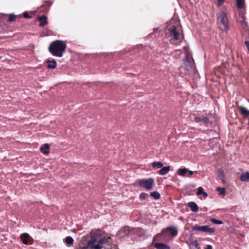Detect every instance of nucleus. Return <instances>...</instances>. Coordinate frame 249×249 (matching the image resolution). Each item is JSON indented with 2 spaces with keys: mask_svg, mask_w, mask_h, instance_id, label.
Instances as JSON below:
<instances>
[{
  "mask_svg": "<svg viewBox=\"0 0 249 249\" xmlns=\"http://www.w3.org/2000/svg\"><path fill=\"white\" fill-rule=\"evenodd\" d=\"M166 36L169 38L170 43L178 45L184 39V35L181 25L178 22H172L167 29Z\"/></svg>",
  "mask_w": 249,
  "mask_h": 249,
  "instance_id": "f257e3e1",
  "label": "nucleus"
},
{
  "mask_svg": "<svg viewBox=\"0 0 249 249\" xmlns=\"http://www.w3.org/2000/svg\"><path fill=\"white\" fill-rule=\"evenodd\" d=\"M109 238H107L105 236L99 237L93 235L86 245H79L76 249H111L106 246H109Z\"/></svg>",
  "mask_w": 249,
  "mask_h": 249,
  "instance_id": "f03ea898",
  "label": "nucleus"
},
{
  "mask_svg": "<svg viewBox=\"0 0 249 249\" xmlns=\"http://www.w3.org/2000/svg\"><path fill=\"white\" fill-rule=\"evenodd\" d=\"M66 47L67 45L64 41L57 40L51 43L49 50L53 55L60 57L65 52Z\"/></svg>",
  "mask_w": 249,
  "mask_h": 249,
  "instance_id": "7ed1b4c3",
  "label": "nucleus"
},
{
  "mask_svg": "<svg viewBox=\"0 0 249 249\" xmlns=\"http://www.w3.org/2000/svg\"><path fill=\"white\" fill-rule=\"evenodd\" d=\"M217 22L220 30L228 32L229 30V19L227 14L222 11L217 15Z\"/></svg>",
  "mask_w": 249,
  "mask_h": 249,
  "instance_id": "20e7f679",
  "label": "nucleus"
},
{
  "mask_svg": "<svg viewBox=\"0 0 249 249\" xmlns=\"http://www.w3.org/2000/svg\"><path fill=\"white\" fill-rule=\"evenodd\" d=\"M168 233H169L173 237H175L177 235L178 231L176 227L175 226L167 227L166 228L163 229L161 233H158L154 236L153 241L157 240V238L160 236L161 234L166 236Z\"/></svg>",
  "mask_w": 249,
  "mask_h": 249,
  "instance_id": "39448f33",
  "label": "nucleus"
},
{
  "mask_svg": "<svg viewBox=\"0 0 249 249\" xmlns=\"http://www.w3.org/2000/svg\"><path fill=\"white\" fill-rule=\"evenodd\" d=\"M137 182L141 187L147 190H151L154 184V180L152 178L138 179Z\"/></svg>",
  "mask_w": 249,
  "mask_h": 249,
  "instance_id": "423d86ee",
  "label": "nucleus"
},
{
  "mask_svg": "<svg viewBox=\"0 0 249 249\" xmlns=\"http://www.w3.org/2000/svg\"><path fill=\"white\" fill-rule=\"evenodd\" d=\"M185 59V68L187 70L194 69L195 68V63L193 58L189 55L186 54Z\"/></svg>",
  "mask_w": 249,
  "mask_h": 249,
  "instance_id": "0eeeda50",
  "label": "nucleus"
},
{
  "mask_svg": "<svg viewBox=\"0 0 249 249\" xmlns=\"http://www.w3.org/2000/svg\"><path fill=\"white\" fill-rule=\"evenodd\" d=\"M22 243L25 245H31L33 243V239L27 233H22L20 236Z\"/></svg>",
  "mask_w": 249,
  "mask_h": 249,
  "instance_id": "6e6552de",
  "label": "nucleus"
},
{
  "mask_svg": "<svg viewBox=\"0 0 249 249\" xmlns=\"http://www.w3.org/2000/svg\"><path fill=\"white\" fill-rule=\"evenodd\" d=\"M38 20L39 22V25L40 27H44L45 25L48 24L47 18L45 16L39 17L38 18Z\"/></svg>",
  "mask_w": 249,
  "mask_h": 249,
  "instance_id": "1a4fd4ad",
  "label": "nucleus"
},
{
  "mask_svg": "<svg viewBox=\"0 0 249 249\" xmlns=\"http://www.w3.org/2000/svg\"><path fill=\"white\" fill-rule=\"evenodd\" d=\"M187 206L190 207L191 210L193 212H197L198 211V207L194 202H190L188 203Z\"/></svg>",
  "mask_w": 249,
  "mask_h": 249,
  "instance_id": "9d476101",
  "label": "nucleus"
},
{
  "mask_svg": "<svg viewBox=\"0 0 249 249\" xmlns=\"http://www.w3.org/2000/svg\"><path fill=\"white\" fill-rule=\"evenodd\" d=\"M238 109H239L240 113L244 116H249V110L246 109L245 107L242 106H238Z\"/></svg>",
  "mask_w": 249,
  "mask_h": 249,
  "instance_id": "9b49d317",
  "label": "nucleus"
},
{
  "mask_svg": "<svg viewBox=\"0 0 249 249\" xmlns=\"http://www.w3.org/2000/svg\"><path fill=\"white\" fill-rule=\"evenodd\" d=\"M154 246L156 249H170L169 246L162 243H155Z\"/></svg>",
  "mask_w": 249,
  "mask_h": 249,
  "instance_id": "f8f14e48",
  "label": "nucleus"
},
{
  "mask_svg": "<svg viewBox=\"0 0 249 249\" xmlns=\"http://www.w3.org/2000/svg\"><path fill=\"white\" fill-rule=\"evenodd\" d=\"M170 166L163 167H162L161 168V169L158 171V173L160 175L164 176V175H166L168 173V172L170 171Z\"/></svg>",
  "mask_w": 249,
  "mask_h": 249,
  "instance_id": "ddd939ff",
  "label": "nucleus"
},
{
  "mask_svg": "<svg viewBox=\"0 0 249 249\" xmlns=\"http://www.w3.org/2000/svg\"><path fill=\"white\" fill-rule=\"evenodd\" d=\"M49 149L50 146L47 143L44 144L40 148L41 152L44 154H48L50 152Z\"/></svg>",
  "mask_w": 249,
  "mask_h": 249,
  "instance_id": "4468645a",
  "label": "nucleus"
},
{
  "mask_svg": "<svg viewBox=\"0 0 249 249\" xmlns=\"http://www.w3.org/2000/svg\"><path fill=\"white\" fill-rule=\"evenodd\" d=\"M46 62L47 63V68L49 69H54L56 67V62L54 60L52 61L47 60Z\"/></svg>",
  "mask_w": 249,
  "mask_h": 249,
  "instance_id": "2eb2a0df",
  "label": "nucleus"
},
{
  "mask_svg": "<svg viewBox=\"0 0 249 249\" xmlns=\"http://www.w3.org/2000/svg\"><path fill=\"white\" fill-rule=\"evenodd\" d=\"M240 179L242 181H247L249 180V172H246L241 174Z\"/></svg>",
  "mask_w": 249,
  "mask_h": 249,
  "instance_id": "dca6fc26",
  "label": "nucleus"
},
{
  "mask_svg": "<svg viewBox=\"0 0 249 249\" xmlns=\"http://www.w3.org/2000/svg\"><path fill=\"white\" fill-rule=\"evenodd\" d=\"M236 7L238 9H244L245 5V0H236Z\"/></svg>",
  "mask_w": 249,
  "mask_h": 249,
  "instance_id": "f3484780",
  "label": "nucleus"
},
{
  "mask_svg": "<svg viewBox=\"0 0 249 249\" xmlns=\"http://www.w3.org/2000/svg\"><path fill=\"white\" fill-rule=\"evenodd\" d=\"M241 22L242 29L244 30V31L247 32V33L249 34V28L248 23L245 20L244 18L243 19Z\"/></svg>",
  "mask_w": 249,
  "mask_h": 249,
  "instance_id": "a211bd4d",
  "label": "nucleus"
},
{
  "mask_svg": "<svg viewBox=\"0 0 249 249\" xmlns=\"http://www.w3.org/2000/svg\"><path fill=\"white\" fill-rule=\"evenodd\" d=\"M202 231L208 233H213L215 231V229L212 228H209L207 225L202 226Z\"/></svg>",
  "mask_w": 249,
  "mask_h": 249,
  "instance_id": "6ab92c4d",
  "label": "nucleus"
},
{
  "mask_svg": "<svg viewBox=\"0 0 249 249\" xmlns=\"http://www.w3.org/2000/svg\"><path fill=\"white\" fill-rule=\"evenodd\" d=\"M163 164L161 162L158 161V162H154L152 163V167L154 168H162L163 166Z\"/></svg>",
  "mask_w": 249,
  "mask_h": 249,
  "instance_id": "aec40b11",
  "label": "nucleus"
},
{
  "mask_svg": "<svg viewBox=\"0 0 249 249\" xmlns=\"http://www.w3.org/2000/svg\"><path fill=\"white\" fill-rule=\"evenodd\" d=\"M66 243L69 245H71L73 244L74 240L71 236H67L65 238Z\"/></svg>",
  "mask_w": 249,
  "mask_h": 249,
  "instance_id": "412c9836",
  "label": "nucleus"
},
{
  "mask_svg": "<svg viewBox=\"0 0 249 249\" xmlns=\"http://www.w3.org/2000/svg\"><path fill=\"white\" fill-rule=\"evenodd\" d=\"M188 170L186 168H180L178 170V174L179 175L184 176L187 172Z\"/></svg>",
  "mask_w": 249,
  "mask_h": 249,
  "instance_id": "4be33fe9",
  "label": "nucleus"
},
{
  "mask_svg": "<svg viewBox=\"0 0 249 249\" xmlns=\"http://www.w3.org/2000/svg\"><path fill=\"white\" fill-rule=\"evenodd\" d=\"M150 196L156 199H158L160 197V193L156 191H154L150 193Z\"/></svg>",
  "mask_w": 249,
  "mask_h": 249,
  "instance_id": "5701e85b",
  "label": "nucleus"
},
{
  "mask_svg": "<svg viewBox=\"0 0 249 249\" xmlns=\"http://www.w3.org/2000/svg\"><path fill=\"white\" fill-rule=\"evenodd\" d=\"M18 17H20V16H16L14 14L9 15L8 21L13 22L16 20V18Z\"/></svg>",
  "mask_w": 249,
  "mask_h": 249,
  "instance_id": "b1692460",
  "label": "nucleus"
},
{
  "mask_svg": "<svg viewBox=\"0 0 249 249\" xmlns=\"http://www.w3.org/2000/svg\"><path fill=\"white\" fill-rule=\"evenodd\" d=\"M216 190L218 192L219 195L223 196L225 195L226 191L224 188L218 187L216 188Z\"/></svg>",
  "mask_w": 249,
  "mask_h": 249,
  "instance_id": "393cba45",
  "label": "nucleus"
},
{
  "mask_svg": "<svg viewBox=\"0 0 249 249\" xmlns=\"http://www.w3.org/2000/svg\"><path fill=\"white\" fill-rule=\"evenodd\" d=\"M202 122L206 125L212 124V123L209 121V119L207 117H202Z\"/></svg>",
  "mask_w": 249,
  "mask_h": 249,
  "instance_id": "a878e982",
  "label": "nucleus"
},
{
  "mask_svg": "<svg viewBox=\"0 0 249 249\" xmlns=\"http://www.w3.org/2000/svg\"><path fill=\"white\" fill-rule=\"evenodd\" d=\"M192 230L196 231H202V226H199L197 225H196L192 227Z\"/></svg>",
  "mask_w": 249,
  "mask_h": 249,
  "instance_id": "bb28decb",
  "label": "nucleus"
},
{
  "mask_svg": "<svg viewBox=\"0 0 249 249\" xmlns=\"http://www.w3.org/2000/svg\"><path fill=\"white\" fill-rule=\"evenodd\" d=\"M211 221L214 224L220 225L223 224V222L221 220H217L214 218H212Z\"/></svg>",
  "mask_w": 249,
  "mask_h": 249,
  "instance_id": "cd10ccee",
  "label": "nucleus"
},
{
  "mask_svg": "<svg viewBox=\"0 0 249 249\" xmlns=\"http://www.w3.org/2000/svg\"><path fill=\"white\" fill-rule=\"evenodd\" d=\"M148 196V195L145 193H142L140 195V198L141 199L144 200Z\"/></svg>",
  "mask_w": 249,
  "mask_h": 249,
  "instance_id": "c85d7f7f",
  "label": "nucleus"
},
{
  "mask_svg": "<svg viewBox=\"0 0 249 249\" xmlns=\"http://www.w3.org/2000/svg\"><path fill=\"white\" fill-rule=\"evenodd\" d=\"M203 192H204V191H203V188L201 187H199L197 189V191L196 192V195L197 196L201 195H202L203 193Z\"/></svg>",
  "mask_w": 249,
  "mask_h": 249,
  "instance_id": "c756f323",
  "label": "nucleus"
},
{
  "mask_svg": "<svg viewBox=\"0 0 249 249\" xmlns=\"http://www.w3.org/2000/svg\"><path fill=\"white\" fill-rule=\"evenodd\" d=\"M121 231H124L125 234H128L129 233V228L124 227L121 229Z\"/></svg>",
  "mask_w": 249,
  "mask_h": 249,
  "instance_id": "7c9ffc66",
  "label": "nucleus"
},
{
  "mask_svg": "<svg viewBox=\"0 0 249 249\" xmlns=\"http://www.w3.org/2000/svg\"><path fill=\"white\" fill-rule=\"evenodd\" d=\"M23 16L26 18H31L32 17V16H30L29 14L26 12L23 13Z\"/></svg>",
  "mask_w": 249,
  "mask_h": 249,
  "instance_id": "2f4dec72",
  "label": "nucleus"
},
{
  "mask_svg": "<svg viewBox=\"0 0 249 249\" xmlns=\"http://www.w3.org/2000/svg\"><path fill=\"white\" fill-rule=\"evenodd\" d=\"M195 121L196 123L202 122V118L199 117H196L195 118Z\"/></svg>",
  "mask_w": 249,
  "mask_h": 249,
  "instance_id": "473e14b6",
  "label": "nucleus"
},
{
  "mask_svg": "<svg viewBox=\"0 0 249 249\" xmlns=\"http://www.w3.org/2000/svg\"><path fill=\"white\" fill-rule=\"evenodd\" d=\"M217 0V5L218 6H221L224 2L225 1V0Z\"/></svg>",
  "mask_w": 249,
  "mask_h": 249,
  "instance_id": "72a5a7b5",
  "label": "nucleus"
},
{
  "mask_svg": "<svg viewBox=\"0 0 249 249\" xmlns=\"http://www.w3.org/2000/svg\"><path fill=\"white\" fill-rule=\"evenodd\" d=\"M245 44L247 47L248 51H249V41H245Z\"/></svg>",
  "mask_w": 249,
  "mask_h": 249,
  "instance_id": "f704fd0d",
  "label": "nucleus"
},
{
  "mask_svg": "<svg viewBox=\"0 0 249 249\" xmlns=\"http://www.w3.org/2000/svg\"><path fill=\"white\" fill-rule=\"evenodd\" d=\"M206 249H213V247L211 245H208L207 246Z\"/></svg>",
  "mask_w": 249,
  "mask_h": 249,
  "instance_id": "c9c22d12",
  "label": "nucleus"
},
{
  "mask_svg": "<svg viewBox=\"0 0 249 249\" xmlns=\"http://www.w3.org/2000/svg\"><path fill=\"white\" fill-rule=\"evenodd\" d=\"M202 195H203L204 197H207L208 196V194L206 192H204Z\"/></svg>",
  "mask_w": 249,
  "mask_h": 249,
  "instance_id": "e433bc0d",
  "label": "nucleus"
},
{
  "mask_svg": "<svg viewBox=\"0 0 249 249\" xmlns=\"http://www.w3.org/2000/svg\"><path fill=\"white\" fill-rule=\"evenodd\" d=\"M189 174L190 176H192L194 174V172L192 171H189Z\"/></svg>",
  "mask_w": 249,
  "mask_h": 249,
  "instance_id": "4c0bfd02",
  "label": "nucleus"
},
{
  "mask_svg": "<svg viewBox=\"0 0 249 249\" xmlns=\"http://www.w3.org/2000/svg\"><path fill=\"white\" fill-rule=\"evenodd\" d=\"M222 182H224V179H222Z\"/></svg>",
  "mask_w": 249,
  "mask_h": 249,
  "instance_id": "58836bf2",
  "label": "nucleus"
}]
</instances>
